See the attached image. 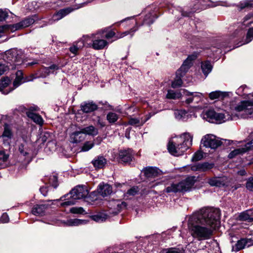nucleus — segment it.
I'll use <instances>...</instances> for the list:
<instances>
[{
    "label": "nucleus",
    "instance_id": "obj_1",
    "mask_svg": "<svg viewBox=\"0 0 253 253\" xmlns=\"http://www.w3.org/2000/svg\"><path fill=\"white\" fill-rule=\"evenodd\" d=\"M219 209L203 208L189 217L188 226L193 237L199 240L211 238L220 221Z\"/></svg>",
    "mask_w": 253,
    "mask_h": 253
},
{
    "label": "nucleus",
    "instance_id": "obj_2",
    "mask_svg": "<svg viewBox=\"0 0 253 253\" xmlns=\"http://www.w3.org/2000/svg\"><path fill=\"white\" fill-rule=\"evenodd\" d=\"M88 194V191L84 186L79 185L73 189L69 193L61 197L59 199L62 202L60 206L62 207L75 205L78 200L84 199ZM59 201V200L53 201Z\"/></svg>",
    "mask_w": 253,
    "mask_h": 253
},
{
    "label": "nucleus",
    "instance_id": "obj_3",
    "mask_svg": "<svg viewBox=\"0 0 253 253\" xmlns=\"http://www.w3.org/2000/svg\"><path fill=\"white\" fill-rule=\"evenodd\" d=\"M183 140L182 142L176 144L172 141H169L167 145L169 152L174 156L182 155L192 144V136L188 132L183 134Z\"/></svg>",
    "mask_w": 253,
    "mask_h": 253
},
{
    "label": "nucleus",
    "instance_id": "obj_4",
    "mask_svg": "<svg viewBox=\"0 0 253 253\" xmlns=\"http://www.w3.org/2000/svg\"><path fill=\"white\" fill-rule=\"evenodd\" d=\"M195 181V176H188L177 183H172L166 188L165 191L167 193H185L190 190L194 185Z\"/></svg>",
    "mask_w": 253,
    "mask_h": 253
},
{
    "label": "nucleus",
    "instance_id": "obj_5",
    "mask_svg": "<svg viewBox=\"0 0 253 253\" xmlns=\"http://www.w3.org/2000/svg\"><path fill=\"white\" fill-rule=\"evenodd\" d=\"M4 60L12 66V69H15L16 65H20L22 62V53L15 49H10L5 52Z\"/></svg>",
    "mask_w": 253,
    "mask_h": 253
},
{
    "label": "nucleus",
    "instance_id": "obj_6",
    "mask_svg": "<svg viewBox=\"0 0 253 253\" xmlns=\"http://www.w3.org/2000/svg\"><path fill=\"white\" fill-rule=\"evenodd\" d=\"M141 173L144 177L141 178L143 181L153 182L162 174V171L157 167L148 166L144 167L141 170Z\"/></svg>",
    "mask_w": 253,
    "mask_h": 253
},
{
    "label": "nucleus",
    "instance_id": "obj_7",
    "mask_svg": "<svg viewBox=\"0 0 253 253\" xmlns=\"http://www.w3.org/2000/svg\"><path fill=\"white\" fill-rule=\"evenodd\" d=\"M133 150L131 148L120 149L116 156L117 162L123 165H129L134 159Z\"/></svg>",
    "mask_w": 253,
    "mask_h": 253
},
{
    "label": "nucleus",
    "instance_id": "obj_8",
    "mask_svg": "<svg viewBox=\"0 0 253 253\" xmlns=\"http://www.w3.org/2000/svg\"><path fill=\"white\" fill-rule=\"evenodd\" d=\"M201 144L204 147L215 149L223 144L222 141L219 140L216 136L212 134H207L201 140Z\"/></svg>",
    "mask_w": 253,
    "mask_h": 253
},
{
    "label": "nucleus",
    "instance_id": "obj_9",
    "mask_svg": "<svg viewBox=\"0 0 253 253\" xmlns=\"http://www.w3.org/2000/svg\"><path fill=\"white\" fill-rule=\"evenodd\" d=\"M14 134V127L12 125L5 123L3 125V130L0 139L5 145H9L13 138Z\"/></svg>",
    "mask_w": 253,
    "mask_h": 253
},
{
    "label": "nucleus",
    "instance_id": "obj_10",
    "mask_svg": "<svg viewBox=\"0 0 253 253\" xmlns=\"http://www.w3.org/2000/svg\"><path fill=\"white\" fill-rule=\"evenodd\" d=\"M249 27L246 38V43L250 42L253 39V14L250 13L246 15L243 19L242 28Z\"/></svg>",
    "mask_w": 253,
    "mask_h": 253
},
{
    "label": "nucleus",
    "instance_id": "obj_11",
    "mask_svg": "<svg viewBox=\"0 0 253 253\" xmlns=\"http://www.w3.org/2000/svg\"><path fill=\"white\" fill-rule=\"evenodd\" d=\"M52 201L43 202L42 203L36 204L32 209V213L36 216H42L44 215L45 211L52 204Z\"/></svg>",
    "mask_w": 253,
    "mask_h": 253
},
{
    "label": "nucleus",
    "instance_id": "obj_12",
    "mask_svg": "<svg viewBox=\"0 0 253 253\" xmlns=\"http://www.w3.org/2000/svg\"><path fill=\"white\" fill-rule=\"evenodd\" d=\"M40 110L39 108L36 105H33L26 110V114L27 116L32 120L36 124L42 126L43 124V120L42 117L35 113Z\"/></svg>",
    "mask_w": 253,
    "mask_h": 253
},
{
    "label": "nucleus",
    "instance_id": "obj_13",
    "mask_svg": "<svg viewBox=\"0 0 253 253\" xmlns=\"http://www.w3.org/2000/svg\"><path fill=\"white\" fill-rule=\"evenodd\" d=\"M207 118L211 120L212 122L214 121L216 124H221L225 122V116L223 113H217L213 109L208 110L205 114Z\"/></svg>",
    "mask_w": 253,
    "mask_h": 253
},
{
    "label": "nucleus",
    "instance_id": "obj_14",
    "mask_svg": "<svg viewBox=\"0 0 253 253\" xmlns=\"http://www.w3.org/2000/svg\"><path fill=\"white\" fill-rule=\"evenodd\" d=\"M196 56L189 55L184 61L180 68L176 71V75L183 76L192 65V61L195 60Z\"/></svg>",
    "mask_w": 253,
    "mask_h": 253
},
{
    "label": "nucleus",
    "instance_id": "obj_15",
    "mask_svg": "<svg viewBox=\"0 0 253 253\" xmlns=\"http://www.w3.org/2000/svg\"><path fill=\"white\" fill-rule=\"evenodd\" d=\"M235 110L237 112H241L245 110L247 113L253 114V99L243 100L235 107Z\"/></svg>",
    "mask_w": 253,
    "mask_h": 253
},
{
    "label": "nucleus",
    "instance_id": "obj_16",
    "mask_svg": "<svg viewBox=\"0 0 253 253\" xmlns=\"http://www.w3.org/2000/svg\"><path fill=\"white\" fill-rule=\"evenodd\" d=\"M19 156L26 162H29L30 159V149L26 141L21 143L18 146Z\"/></svg>",
    "mask_w": 253,
    "mask_h": 253
},
{
    "label": "nucleus",
    "instance_id": "obj_17",
    "mask_svg": "<svg viewBox=\"0 0 253 253\" xmlns=\"http://www.w3.org/2000/svg\"><path fill=\"white\" fill-rule=\"evenodd\" d=\"M15 75L16 77L13 82V88L11 90L17 88L23 83L33 81V78L24 79L23 73L21 70H18Z\"/></svg>",
    "mask_w": 253,
    "mask_h": 253
},
{
    "label": "nucleus",
    "instance_id": "obj_18",
    "mask_svg": "<svg viewBox=\"0 0 253 253\" xmlns=\"http://www.w3.org/2000/svg\"><path fill=\"white\" fill-rule=\"evenodd\" d=\"M112 192V187L108 184H104L103 182L100 183L97 187V189L96 190V193H97L103 197H105L109 195ZM97 194H96V196Z\"/></svg>",
    "mask_w": 253,
    "mask_h": 253
},
{
    "label": "nucleus",
    "instance_id": "obj_19",
    "mask_svg": "<svg viewBox=\"0 0 253 253\" xmlns=\"http://www.w3.org/2000/svg\"><path fill=\"white\" fill-rule=\"evenodd\" d=\"M85 138V135L81 129L80 130L74 131L71 134L70 141L72 143H78L84 140Z\"/></svg>",
    "mask_w": 253,
    "mask_h": 253
},
{
    "label": "nucleus",
    "instance_id": "obj_20",
    "mask_svg": "<svg viewBox=\"0 0 253 253\" xmlns=\"http://www.w3.org/2000/svg\"><path fill=\"white\" fill-rule=\"evenodd\" d=\"M113 107L105 102V103L99 102L98 104H96V112L100 113V115L105 114L107 111L113 110Z\"/></svg>",
    "mask_w": 253,
    "mask_h": 253
},
{
    "label": "nucleus",
    "instance_id": "obj_21",
    "mask_svg": "<svg viewBox=\"0 0 253 253\" xmlns=\"http://www.w3.org/2000/svg\"><path fill=\"white\" fill-rule=\"evenodd\" d=\"M250 150V147L247 146L246 145L245 147L235 149L231 151L228 155V158L229 159H232L235 158L239 155H243Z\"/></svg>",
    "mask_w": 253,
    "mask_h": 253
},
{
    "label": "nucleus",
    "instance_id": "obj_22",
    "mask_svg": "<svg viewBox=\"0 0 253 253\" xmlns=\"http://www.w3.org/2000/svg\"><path fill=\"white\" fill-rule=\"evenodd\" d=\"M89 222L87 219H81L78 218H73L67 220L65 222V224L68 226H78L83 225H85Z\"/></svg>",
    "mask_w": 253,
    "mask_h": 253
},
{
    "label": "nucleus",
    "instance_id": "obj_23",
    "mask_svg": "<svg viewBox=\"0 0 253 253\" xmlns=\"http://www.w3.org/2000/svg\"><path fill=\"white\" fill-rule=\"evenodd\" d=\"M208 183L211 186L222 187L225 186L224 181L219 177H213L208 179Z\"/></svg>",
    "mask_w": 253,
    "mask_h": 253
},
{
    "label": "nucleus",
    "instance_id": "obj_24",
    "mask_svg": "<svg viewBox=\"0 0 253 253\" xmlns=\"http://www.w3.org/2000/svg\"><path fill=\"white\" fill-rule=\"evenodd\" d=\"M107 159L103 156H98L96 159V170L99 169H103L107 164Z\"/></svg>",
    "mask_w": 253,
    "mask_h": 253
},
{
    "label": "nucleus",
    "instance_id": "obj_25",
    "mask_svg": "<svg viewBox=\"0 0 253 253\" xmlns=\"http://www.w3.org/2000/svg\"><path fill=\"white\" fill-rule=\"evenodd\" d=\"M201 68L204 74L207 76L211 71L212 66L210 62L207 61L201 63Z\"/></svg>",
    "mask_w": 253,
    "mask_h": 253
},
{
    "label": "nucleus",
    "instance_id": "obj_26",
    "mask_svg": "<svg viewBox=\"0 0 253 253\" xmlns=\"http://www.w3.org/2000/svg\"><path fill=\"white\" fill-rule=\"evenodd\" d=\"M73 10V9L71 7H67L60 9L55 15V16L57 17V19H60L62 18L63 17L71 12Z\"/></svg>",
    "mask_w": 253,
    "mask_h": 253
},
{
    "label": "nucleus",
    "instance_id": "obj_27",
    "mask_svg": "<svg viewBox=\"0 0 253 253\" xmlns=\"http://www.w3.org/2000/svg\"><path fill=\"white\" fill-rule=\"evenodd\" d=\"M199 166L200 171L205 172L212 169L214 167V164L206 162L199 163Z\"/></svg>",
    "mask_w": 253,
    "mask_h": 253
},
{
    "label": "nucleus",
    "instance_id": "obj_28",
    "mask_svg": "<svg viewBox=\"0 0 253 253\" xmlns=\"http://www.w3.org/2000/svg\"><path fill=\"white\" fill-rule=\"evenodd\" d=\"M240 10L253 7V0H246L241 1L238 5Z\"/></svg>",
    "mask_w": 253,
    "mask_h": 253
},
{
    "label": "nucleus",
    "instance_id": "obj_29",
    "mask_svg": "<svg viewBox=\"0 0 253 253\" xmlns=\"http://www.w3.org/2000/svg\"><path fill=\"white\" fill-rule=\"evenodd\" d=\"M81 108L84 112L89 113L94 110L95 105L92 102L84 103V104L81 105Z\"/></svg>",
    "mask_w": 253,
    "mask_h": 253
},
{
    "label": "nucleus",
    "instance_id": "obj_30",
    "mask_svg": "<svg viewBox=\"0 0 253 253\" xmlns=\"http://www.w3.org/2000/svg\"><path fill=\"white\" fill-rule=\"evenodd\" d=\"M109 27L105 28L104 29L101 30V31H99L98 32V34L101 32L102 33H106L105 35V37L106 39H110L113 38H116V35L115 32L112 30L109 31Z\"/></svg>",
    "mask_w": 253,
    "mask_h": 253
},
{
    "label": "nucleus",
    "instance_id": "obj_31",
    "mask_svg": "<svg viewBox=\"0 0 253 253\" xmlns=\"http://www.w3.org/2000/svg\"><path fill=\"white\" fill-rule=\"evenodd\" d=\"M127 206V204L125 201H123L121 203L119 202L117 203V207L115 209H116V211H113V214L114 215H117L123 209L126 208Z\"/></svg>",
    "mask_w": 253,
    "mask_h": 253
},
{
    "label": "nucleus",
    "instance_id": "obj_32",
    "mask_svg": "<svg viewBox=\"0 0 253 253\" xmlns=\"http://www.w3.org/2000/svg\"><path fill=\"white\" fill-rule=\"evenodd\" d=\"M106 118L109 123L114 124L118 120L119 116L115 113L109 112Z\"/></svg>",
    "mask_w": 253,
    "mask_h": 253
},
{
    "label": "nucleus",
    "instance_id": "obj_33",
    "mask_svg": "<svg viewBox=\"0 0 253 253\" xmlns=\"http://www.w3.org/2000/svg\"><path fill=\"white\" fill-rule=\"evenodd\" d=\"M11 83L10 78L8 77H4L0 80V90H2L7 87Z\"/></svg>",
    "mask_w": 253,
    "mask_h": 253
},
{
    "label": "nucleus",
    "instance_id": "obj_34",
    "mask_svg": "<svg viewBox=\"0 0 253 253\" xmlns=\"http://www.w3.org/2000/svg\"><path fill=\"white\" fill-rule=\"evenodd\" d=\"M253 217H251L250 215L245 211L241 212L238 217V220L242 221H253Z\"/></svg>",
    "mask_w": 253,
    "mask_h": 253
},
{
    "label": "nucleus",
    "instance_id": "obj_35",
    "mask_svg": "<svg viewBox=\"0 0 253 253\" xmlns=\"http://www.w3.org/2000/svg\"><path fill=\"white\" fill-rule=\"evenodd\" d=\"M45 180H48L49 184L53 186L54 188L57 186V177L56 175H52L49 177H47Z\"/></svg>",
    "mask_w": 253,
    "mask_h": 253
},
{
    "label": "nucleus",
    "instance_id": "obj_36",
    "mask_svg": "<svg viewBox=\"0 0 253 253\" xmlns=\"http://www.w3.org/2000/svg\"><path fill=\"white\" fill-rule=\"evenodd\" d=\"M247 245V242H245V238H241L235 244V251L239 252L243 249Z\"/></svg>",
    "mask_w": 253,
    "mask_h": 253
},
{
    "label": "nucleus",
    "instance_id": "obj_37",
    "mask_svg": "<svg viewBox=\"0 0 253 253\" xmlns=\"http://www.w3.org/2000/svg\"><path fill=\"white\" fill-rule=\"evenodd\" d=\"M108 45V42L105 40H96V49H102Z\"/></svg>",
    "mask_w": 253,
    "mask_h": 253
},
{
    "label": "nucleus",
    "instance_id": "obj_38",
    "mask_svg": "<svg viewBox=\"0 0 253 253\" xmlns=\"http://www.w3.org/2000/svg\"><path fill=\"white\" fill-rule=\"evenodd\" d=\"M182 76H177L176 75V77L174 80L171 83V86L173 88H176L180 86L182 84V81L181 78Z\"/></svg>",
    "mask_w": 253,
    "mask_h": 253
},
{
    "label": "nucleus",
    "instance_id": "obj_39",
    "mask_svg": "<svg viewBox=\"0 0 253 253\" xmlns=\"http://www.w3.org/2000/svg\"><path fill=\"white\" fill-rule=\"evenodd\" d=\"M70 211L74 214H85L86 212L82 207H74L70 209Z\"/></svg>",
    "mask_w": 253,
    "mask_h": 253
},
{
    "label": "nucleus",
    "instance_id": "obj_40",
    "mask_svg": "<svg viewBox=\"0 0 253 253\" xmlns=\"http://www.w3.org/2000/svg\"><path fill=\"white\" fill-rule=\"evenodd\" d=\"M203 158V152L199 150L194 153L192 158V162H197L202 160Z\"/></svg>",
    "mask_w": 253,
    "mask_h": 253
},
{
    "label": "nucleus",
    "instance_id": "obj_41",
    "mask_svg": "<svg viewBox=\"0 0 253 253\" xmlns=\"http://www.w3.org/2000/svg\"><path fill=\"white\" fill-rule=\"evenodd\" d=\"M84 41L86 44H87L89 46H92V47L95 49V40L93 36H85Z\"/></svg>",
    "mask_w": 253,
    "mask_h": 253
},
{
    "label": "nucleus",
    "instance_id": "obj_42",
    "mask_svg": "<svg viewBox=\"0 0 253 253\" xmlns=\"http://www.w3.org/2000/svg\"><path fill=\"white\" fill-rule=\"evenodd\" d=\"M108 217L109 215L106 213L99 212L96 214V222L104 221Z\"/></svg>",
    "mask_w": 253,
    "mask_h": 253
},
{
    "label": "nucleus",
    "instance_id": "obj_43",
    "mask_svg": "<svg viewBox=\"0 0 253 253\" xmlns=\"http://www.w3.org/2000/svg\"><path fill=\"white\" fill-rule=\"evenodd\" d=\"M85 136L86 134L93 135L95 132V128L92 126H90L81 129Z\"/></svg>",
    "mask_w": 253,
    "mask_h": 253
},
{
    "label": "nucleus",
    "instance_id": "obj_44",
    "mask_svg": "<svg viewBox=\"0 0 253 253\" xmlns=\"http://www.w3.org/2000/svg\"><path fill=\"white\" fill-rule=\"evenodd\" d=\"M94 192H92L90 194L87 195L84 199V201L88 204L93 205L94 203Z\"/></svg>",
    "mask_w": 253,
    "mask_h": 253
},
{
    "label": "nucleus",
    "instance_id": "obj_45",
    "mask_svg": "<svg viewBox=\"0 0 253 253\" xmlns=\"http://www.w3.org/2000/svg\"><path fill=\"white\" fill-rule=\"evenodd\" d=\"M50 136V134L49 133L47 132H44L41 137L42 141L44 143L47 141L48 145H50V144H54L53 142L51 141L50 139H49Z\"/></svg>",
    "mask_w": 253,
    "mask_h": 253
},
{
    "label": "nucleus",
    "instance_id": "obj_46",
    "mask_svg": "<svg viewBox=\"0 0 253 253\" xmlns=\"http://www.w3.org/2000/svg\"><path fill=\"white\" fill-rule=\"evenodd\" d=\"M34 22V19L32 18H28L21 21L23 28L33 24Z\"/></svg>",
    "mask_w": 253,
    "mask_h": 253
},
{
    "label": "nucleus",
    "instance_id": "obj_47",
    "mask_svg": "<svg viewBox=\"0 0 253 253\" xmlns=\"http://www.w3.org/2000/svg\"><path fill=\"white\" fill-rule=\"evenodd\" d=\"M136 31V29H131L129 31H127L123 33H119L116 36V40H118L122 38L128 34L134 33Z\"/></svg>",
    "mask_w": 253,
    "mask_h": 253
},
{
    "label": "nucleus",
    "instance_id": "obj_48",
    "mask_svg": "<svg viewBox=\"0 0 253 253\" xmlns=\"http://www.w3.org/2000/svg\"><path fill=\"white\" fill-rule=\"evenodd\" d=\"M8 158V155L3 152H0V168L3 167V164Z\"/></svg>",
    "mask_w": 253,
    "mask_h": 253
},
{
    "label": "nucleus",
    "instance_id": "obj_49",
    "mask_svg": "<svg viewBox=\"0 0 253 253\" xmlns=\"http://www.w3.org/2000/svg\"><path fill=\"white\" fill-rule=\"evenodd\" d=\"M8 26L9 29L11 32H14L23 28L21 22L12 25H8Z\"/></svg>",
    "mask_w": 253,
    "mask_h": 253
},
{
    "label": "nucleus",
    "instance_id": "obj_50",
    "mask_svg": "<svg viewBox=\"0 0 253 253\" xmlns=\"http://www.w3.org/2000/svg\"><path fill=\"white\" fill-rule=\"evenodd\" d=\"M246 187L248 190L253 192V176L250 177L247 180Z\"/></svg>",
    "mask_w": 253,
    "mask_h": 253
},
{
    "label": "nucleus",
    "instance_id": "obj_51",
    "mask_svg": "<svg viewBox=\"0 0 253 253\" xmlns=\"http://www.w3.org/2000/svg\"><path fill=\"white\" fill-rule=\"evenodd\" d=\"M94 143L91 141H87L84 143L82 148L83 151H87L93 146Z\"/></svg>",
    "mask_w": 253,
    "mask_h": 253
},
{
    "label": "nucleus",
    "instance_id": "obj_52",
    "mask_svg": "<svg viewBox=\"0 0 253 253\" xmlns=\"http://www.w3.org/2000/svg\"><path fill=\"white\" fill-rule=\"evenodd\" d=\"M137 189V187H135V186L132 187L131 188H130L127 191L126 194L128 195L129 196L135 195L138 192Z\"/></svg>",
    "mask_w": 253,
    "mask_h": 253
},
{
    "label": "nucleus",
    "instance_id": "obj_53",
    "mask_svg": "<svg viewBox=\"0 0 253 253\" xmlns=\"http://www.w3.org/2000/svg\"><path fill=\"white\" fill-rule=\"evenodd\" d=\"M8 16V13L6 11L0 9V21L5 20Z\"/></svg>",
    "mask_w": 253,
    "mask_h": 253
},
{
    "label": "nucleus",
    "instance_id": "obj_54",
    "mask_svg": "<svg viewBox=\"0 0 253 253\" xmlns=\"http://www.w3.org/2000/svg\"><path fill=\"white\" fill-rule=\"evenodd\" d=\"M79 48L80 47L78 46V43H77L76 44H73L72 46H71L69 48V50L72 53L76 55L77 54Z\"/></svg>",
    "mask_w": 253,
    "mask_h": 253
},
{
    "label": "nucleus",
    "instance_id": "obj_55",
    "mask_svg": "<svg viewBox=\"0 0 253 253\" xmlns=\"http://www.w3.org/2000/svg\"><path fill=\"white\" fill-rule=\"evenodd\" d=\"M140 120L137 118H131L129 119L128 124L131 126H134L139 124Z\"/></svg>",
    "mask_w": 253,
    "mask_h": 253
},
{
    "label": "nucleus",
    "instance_id": "obj_56",
    "mask_svg": "<svg viewBox=\"0 0 253 253\" xmlns=\"http://www.w3.org/2000/svg\"><path fill=\"white\" fill-rule=\"evenodd\" d=\"M9 70L8 66L4 64L0 63V76L3 75L6 71Z\"/></svg>",
    "mask_w": 253,
    "mask_h": 253
},
{
    "label": "nucleus",
    "instance_id": "obj_57",
    "mask_svg": "<svg viewBox=\"0 0 253 253\" xmlns=\"http://www.w3.org/2000/svg\"><path fill=\"white\" fill-rule=\"evenodd\" d=\"M229 93H232L230 92H223L219 90H216L211 92L209 95H228Z\"/></svg>",
    "mask_w": 253,
    "mask_h": 253
},
{
    "label": "nucleus",
    "instance_id": "obj_58",
    "mask_svg": "<svg viewBox=\"0 0 253 253\" xmlns=\"http://www.w3.org/2000/svg\"><path fill=\"white\" fill-rule=\"evenodd\" d=\"M9 221V217L6 213H4L0 218V223H7Z\"/></svg>",
    "mask_w": 253,
    "mask_h": 253
},
{
    "label": "nucleus",
    "instance_id": "obj_59",
    "mask_svg": "<svg viewBox=\"0 0 253 253\" xmlns=\"http://www.w3.org/2000/svg\"><path fill=\"white\" fill-rule=\"evenodd\" d=\"M165 251H167V253H183L178 249L170 248L165 249Z\"/></svg>",
    "mask_w": 253,
    "mask_h": 253
},
{
    "label": "nucleus",
    "instance_id": "obj_60",
    "mask_svg": "<svg viewBox=\"0 0 253 253\" xmlns=\"http://www.w3.org/2000/svg\"><path fill=\"white\" fill-rule=\"evenodd\" d=\"M48 186H42V187H41L40 190L41 192V193L44 196H45L47 194V192L48 191Z\"/></svg>",
    "mask_w": 253,
    "mask_h": 253
},
{
    "label": "nucleus",
    "instance_id": "obj_61",
    "mask_svg": "<svg viewBox=\"0 0 253 253\" xmlns=\"http://www.w3.org/2000/svg\"><path fill=\"white\" fill-rule=\"evenodd\" d=\"M7 30H10L8 25H3L0 26V33H3Z\"/></svg>",
    "mask_w": 253,
    "mask_h": 253
},
{
    "label": "nucleus",
    "instance_id": "obj_62",
    "mask_svg": "<svg viewBox=\"0 0 253 253\" xmlns=\"http://www.w3.org/2000/svg\"><path fill=\"white\" fill-rule=\"evenodd\" d=\"M199 163H197L191 167V169L193 171H200Z\"/></svg>",
    "mask_w": 253,
    "mask_h": 253
},
{
    "label": "nucleus",
    "instance_id": "obj_63",
    "mask_svg": "<svg viewBox=\"0 0 253 253\" xmlns=\"http://www.w3.org/2000/svg\"><path fill=\"white\" fill-rule=\"evenodd\" d=\"M58 69V67L57 66H56V65L55 64H53L52 65H51L50 67L47 68L46 69V72H47V73H49V69H51V70H57Z\"/></svg>",
    "mask_w": 253,
    "mask_h": 253
},
{
    "label": "nucleus",
    "instance_id": "obj_64",
    "mask_svg": "<svg viewBox=\"0 0 253 253\" xmlns=\"http://www.w3.org/2000/svg\"><path fill=\"white\" fill-rule=\"evenodd\" d=\"M245 242H247V245L248 246L253 245V240L252 239H245Z\"/></svg>",
    "mask_w": 253,
    "mask_h": 253
}]
</instances>
